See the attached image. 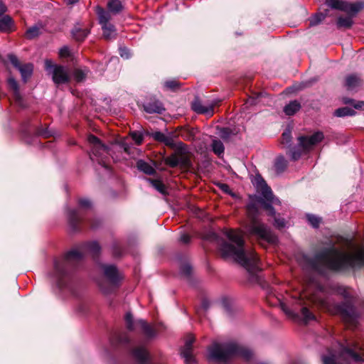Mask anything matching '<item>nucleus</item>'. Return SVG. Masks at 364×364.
I'll return each mask as SVG.
<instances>
[{
  "instance_id": "79ce46f5",
  "label": "nucleus",
  "mask_w": 364,
  "mask_h": 364,
  "mask_svg": "<svg viewBox=\"0 0 364 364\" xmlns=\"http://www.w3.org/2000/svg\"><path fill=\"white\" fill-rule=\"evenodd\" d=\"M307 220L309 223L312 225L314 228L318 227L320 223H321V218L314 215H306Z\"/></svg>"
},
{
  "instance_id": "c9c22d12",
  "label": "nucleus",
  "mask_w": 364,
  "mask_h": 364,
  "mask_svg": "<svg viewBox=\"0 0 364 364\" xmlns=\"http://www.w3.org/2000/svg\"><path fill=\"white\" fill-rule=\"evenodd\" d=\"M287 166V162L283 156H278L276 159L274 167L277 173H282Z\"/></svg>"
},
{
  "instance_id": "f8f14e48",
  "label": "nucleus",
  "mask_w": 364,
  "mask_h": 364,
  "mask_svg": "<svg viewBox=\"0 0 364 364\" xmlns=\"http://www.w3.org/2000/svg\"><path fill=\"white\" fill-rule=\"evenodd\" d=\"M45 68L48 74L52 76L55 84H65L70 81V73L67 68L53 64L50 60L45 61Z\"/></svg>"
},
{
  "instance_id": "680f3d73",
  "label": "nucleus",
  "mask_w": 364,
  "mask_h": 364,
  "mask_svg": "<svg viewBox=\"0 0 364 364\" xmlns=\"http://www.w3.org/2000/svg\"><path fill=\"white\" fill-rule=\"evenodd\" d=\"M79 0H65V3L67 4H70V5H72V4H75L76 2H77Z\"/></svg>"
},
{
  "instance_id": "052dcab7",
  "label": "nucleus",
  "mask_w": 364,
  "mask_h": 364,
  "mask_svg": "<svg viewBox=\"0 0 364 364\" xmlns=\"http://www.w3.org/2000/svg\"><path fill=\"white\" fill-rule=\"evenodd\" d=\"M38 134L44 137H48L50 135V132L47 131H39Z\"/></svg>"
},
{
  "instance_id": "aec40b11",
  "label": "nucleus",
  "mask_w": 364,
  "mask_h": 364,
  "mask_svg": "<svg viewBox=\"0 0 364 364\" xmlns=\"http://www.w3.org/2000/svg\"><path fill=\"white\" fill-rule=\"evenodd\" d=\"M144 109L146 112L152 114L158 113L161 114L164 110L163 105L158 100H153L145 102L143 105Z\"/></svg>"
},
{
  "instance_id": "4c0bfd02",
  "label": "nucleus",
  "mask_w": 364,
  "mask_h": 364,
  "mask_svg": "<svg viewBox=\"0 0 364 364\" xmlns=\"http://www.w3.org/2000/svg\"><path fill=\"white\" fill-rule=\"evenodd\" d=\"M327 16V14L325 13H318L311 16L309 18V24L311 26H314L320 23Z\"/></svg>"
},
{
  "instance_id": "603ef678",
  "label": "nucleus",
  "mask_w": 364,
  "mask_h": 364,
  "mask_svg": "<svg viewBox=\"0 0 364 364\" xmlns=\"http://www.w3.org/2000/svg\"><path fill=\"white\" fill-rule=\"evenodd\" d=\"M282 141H283V143L286 142L287 144L290 142L291 132L289 131L284 132L282 134Z\"/></svg>"
},
{
  "instance_id": "8fccbe9b",
  "label": "nucleus",
  "mask_w": 364,
  "mask_h": 364,
  "mask_svg": "<svg viewBox=\"0 0 364 364\" xmlns=\"http://www.w3.org/2000/svg\"><path fill=\"white\" fill-rule=\"evenodd\" d=\"M164 85L168 89L174 90L178 87V83L176 80H168L165 82Z\"/></svg>"
},
{
  "instance_id": "4d7b16f0",
  "label": "nucleus",
  "mask_w": 364,
  "mask_h": 364,
  "mask_svg": "<svg viewBox=\"0 0 364 364\" xmlns=\"http://www.w3.org/2000/svg\"><path fill=\"white\" fill-rule=\"evenodd\" d=\"M181 242L183 243H188L191 240V237L187 234H183L180 237Z\"/></svg>"
},
{
  "instance_id": "3c124183",
  "label": "nucleus",
  "mask_w": 364,
  "mask_h": 364,
  "mask_svg": "<svg viewBox=\"0 0 364 364\" xmlns=\"http://www.w3.org/2000/svg\"><path fill=\"white\" fill-rule=\"evenodd\" d=\"M59 55L61 58H66L70 55V50L68 47L64 46L61 48L59 50Z\"/></svg>"
},
{
  "instance_id": "f704fd0d",
  "label": "nucleus",
  "mask_w": 364,
  "mask_h": 364,
  "mask_svg": "<svg viewBox=\"0 0 364 364\" xmlns=\"http://www.w3.org/2000/svg\"><path fill=\"white\" fill-rule=\"evenodd\" d=\"M353 24V21L350 16L339 17L337 21L338 28H348Z\"/></svg>"
},
{
  "instance_id": "c756f323",
  "label": "nucleus",
  "mask_w": 364,
  "mask_h": 364,
  "mask_svg": "<svg viewBox=\"0 0 364 364\" xmlns=\"http://www.w3.org/2000/svg\"><path fill=\"white\" fill-rule=\"evenodd\" d=\"M89 31L86 28H75L72 31L73 36L77 40V41H82L84 40L86 36H87Z\"/></svg>"
},
{
  "instance_id": "72a5a7b5",
  "label": "nucleus",
  "mask_w": 364,
  "mask_h": 364,
  "mask_svg": "<svg viewBox=\"0 0 364 364\" xmlns=\"http://www.w3.org/2000/svg\"><path fill=\"white\" fill-rule=\"evenodd\" d=\"M12 24V20L9 16H5L0 18V31L3 32L8 31Z\"/></svg>"
},
{
  "instance_id": "dca6fc26",
  "label": "nucleus",
  "mask_w": 364,
  "mask_h": 364,
  "mask_svg": "<svg viewBox=\"0 0 364 364\" xmlns=\"http://www.w3.org/2000/svg\"><path fill=\"white\" fill-rule=\"evenodd\" d=\"M219 103L218 100H212L203 103L198 98H196L192 102L193 110L198 113L210 117L214 113V107Z\"/></svg>"
},
{
  "instance_id": "412c9836",
  "label": "nucleus",
  "mask_w": 364,
  "mask_h": 364,
  "mask_svg": "<svg viewBox=\"0 0 364 364\" xmlns=\"http://www.w3.org/2000/svg\"><path fill=\"white\" fill-rule=\"evenodd\" d=\"M8 84L14 92V97L16 102L18 104L19 106L23 107V99L20 94L18 82L14 77H9L8 79Z\"/></svg>"
},
{
  "instance_id": "a878e982",
  "label": "nucleus",
  "mask_w": 364,
  "mask_h": 364,
  "mask_svg": "<svg viewBox=\"0 0 364 364\" xmlns=\"http://www.w3.org/2000/svg\"><path fill=\"white\" fill-rule=\"evenodd\" d=\"M67 215L70 225H71L73 229L75 230V225L80 219L77 210L75 207L69 208L67 210Z\"/></svg>"
},
{
  "instance_id": "4be33fe9",
  "label": "nucleus",
  "mask_w": 364,
  "mask_h": 364,
  "mask_svg": "<svg viewBox=\"0 0 364 364\" xmlns=\"http://www.w3.org/2000/svg\"><path fill=\"white\" fill-rule=\"evenodd\" d=\"M362 84V80L356 75H350L346 78V87L348 90H354L359 87Z\"/></svg>"
},
{
  "instance_id": "864d4df0",
  "label": "nucleus",
  "mask_w": 364,
  "mask_h": 364,
  "mask_svg": "<svg viewBox=\"0 0 364 364\" xmlns=\"http://www.w3.org/2000/svg\"><path fill=\"white\" fill-rule=\"evenodd\" d=\"M274 225L279 228H283L285 226V220L283 218H274Z\"/></svg>"
},
{
  "instance_id": "69168bd1",
  "label": "nucleus",
  "mask_w": 364,
  "mask_h": 364,
  "mask_svg": "<svg viewBox=\"0 0 364 364\" xmlns=\"http://www.w3.org/2000/svg\"><path fill=\"white\" fill-rule=\"evenodd\" d=\"M191 207H192V208H194L196 210V206L193 205V206H191ZM197 210H200L198 208H197Z\"/></svg>"
},
{
  "instance_id": "a211bd4d",
  "label": "nucleus",
  "mask_w": 364,
  "mask_h": 364,
  "mask_svg": "<svg viewBox=\"0 0 364 364\" xmlns=\"http://www.w3.org/2000/svg\"><path fill=\"white\" fill-rule=\"evenodd\" d=\"M323 139V134L321 132H317L311 136H300L299 138V145L302 146L304 150H308L321 141Z\"/></svg>"
},
{
  "instance_id": "f257e3e1",
  "label": "nucleus",
  "mask_w": 364,
  "mask_h": 364,
  "mask_svg": "<svg viewBox=\"0 0 364 364\" xmlns=\"http://www.w3.org/2000/svg\"><path fill=\"white\" fill-rule=\"evenodd\" d=\"M223 234L228 241L219 238L215 232H210L205 238L217 241L220 255L223 259L237 262L250 274L259 271L257 256L253 250L245 247L242 232L238 230L230 229L225 230Z\"/></svg>"
},
{
  "instance_id": "5fc2aeb1",
  "label": "nucleus",
  "mask_w": 364,
  "mask_h": 364,
  "mask_svg": "<svg viewBox=\"0 0 364 364\" xmlns=\"http://www.w3.org/2000/svg\"><path fill=\"white\" fill-rule=\"evenodd\" d=\"M301 154L299 151L291 150L290 151V156L293 160H297L301 156Z\"/></svg>"
},
{
  "instance_id": "0e129e2a",
  "label": "nucleus",
  "mask_w": 364,
  "mask_h": 364,
  "mask_svg": "<svg viewBox=\"0 0 364 364\" xmlns=\"http://www.w3.org/2000/svg\"><path fill=\"white\" fill-rule=\"evenodd\" d=\"M120 341V342H126L127 341H126V340H122V339H121V338H120V341Z\"/></svg>"
},
{
  "instance_id": "13d9d810",
  "label": "nucleus",
  "mask_w": 364,
  "mask_h": 364,
  "mask_svg": "<svg viewBox=\"0 0 364 364\" xmlns=\"http://www.w3.org/2000/svg\"><path fill=\"white\" fill-rule=\"evenodd\" d=\"M91 204H92V201L87 198H80L79 200V205H91Z\"/></svg>"
},
{
  "instance_id": "de8ad7c7",
  "label": "nucleus",
  "mask_w": 364,
  "mask_h": 364,
  "mask_svg": "<svg viewBox=\"0 0 364 364\" xmlns=\"http://www.w3.org/2000/svg\"><path fill=\"white\" fill-rule=\"evenodd\" d=\"M8 58L10 60L11 63L17 69L21 65L16 55L13 54H9L8 55Z\"/></svg>"
},
{
  "instance_id": "6e6d98bb",
  "label": "nucleus",
  "mask_w": 364,
  "mask_h": 364,
  "mask_svg": "<svg viewBox=\"0 0 364 364\" xmlns=\"http://www.w3.org/2000/svg\"><path fill=\"white\" fill-rule=\"evenodd\" d=\"M220 188L225 193H230V188L228 184L225 183H220L219 184Z\"/></svg>"
},
{
  "instance_id": "c03bdc74",
  "label": "nucleus",
  "mask_w": 364,
  "mask_h": 364,
  "mask_svg": "<svg viewBox=\"0 0 364 364\" xmlns=\"http://www.w3.org/2000/svg\"><path fill=\"white\" fill-rule=\"evenodd\" d=\"M151 135L155 140L162 143L167 136L161 132H153Z\"/></svg>"
},
{
  "instance_id": "2eb2a0df",
  "label": "nucleus",
  "mask_w": 364,
  "mask_h": 364,
  "mask_svg": "<svg viewBox=\"0 0 364 364\" xmlns=\"http://www.w3.org/2000/svg\"><path fill=\"white\" fill-rule=\"evenodd\" d=\"M125 321L127 327L129 330L140 328L147 337L151 338L156 335L154 328L147 324L145 321L140 319L136 321H134L132 315L130 313L126 314Z\"/></svg>"
},
{
  "instance_id": "39448f33",
  "label": "nucleus",
  "mask_w": 364,
  "mask_h": 364,
  "mask_svg": "<svg viewBox=\"0 0 364 364\" xmlns=\"http://www.w3.org/2000/svg\"><path fill=\"white\" fill-rule=\"evenodd\" d=\"M250 350L238 345L234 341L214 343L208 348V358L217 363H226L234 356H241L245 360L251 358Z\"/></svg>"
},
{
  "instance_id": "a19ab883",
  "label": "nucleus",
  "mask_w": 364,
  "mask_h": 364,
  "mask_svg": "<svg viewBox=\"0 0 364 364\" xmlns=\"http://www.w3.org/2000/svg\"><path fill=\"white\" fill-rule=\"evenodd\" d=\"M130 136L134 141V142L136 145H140L144 140V136L139 132H136V131L132 132L130 133Z\"/></svg>"
},
{
  "instance_id": "20e7f679",
  "label": "nucleus",
  "mask_w": 364,
  "mask_h": 364,
  "mask_svg": "<svg viewBox=\"0 0 364 364\" xmlns=\"http://www.w3.org/2000/svg\"><path fill=\"white\" fill-rule=\"evenodd\" d=\"M100 250V247L97 242L85 243L80 247L70 251L66 255L65 262L55 261L54 262L53 277L57 285L61 287V278L65 275L67 272V266L74 265L75 262L80 261L87 253H90L93 256L97 255Z\"/></svg>"
},
{
  "instance_id": "423d86ee",
  "label": "nucleus",
  "mask_w": 364,
  "mask_h": 364,
  "mask_svg": "<svg viewBox=\"0 0 364 364\" xmlns=\"http://www.w3.org/2000/svg\"><path fill=\"white\" fill-rule=\"evenodd\" d=\"M259 206H247V213L250 218V223L248 225L247 230L250 235L256 236L259 240L268 243H275L277 240V237L272 233L269 228L262 223L258 218L254 215L257 213ZM264 211L268 214H274V206H259Z\"/></svg>"
},
{
  "instance_id": "5701e85b",
  "label": "nucleus",
  "mask_w": 364,
  "mask_h": 364,
  "mask_svg": "<svg viewBox=\"0 0 364 364\" xmlns=\"http://www.w3.org/2000/svg\"><path fill=\"white\" fill-rule=\"evenodd\" d=\"M132 355L139 364H146L148 360V353L144 348H136L134 349Z\"/></svg>"
},
{
  "instance_id": "338daca9",
  "label": "nucleus",
  "mask_w": 364,
  "mask_h": 364,
  "mask_svg": "<svg viewBox=\"0 0 364 364\" xmlns=\"http://www.w3.org/2000/svg\"><path fill=\"white\" fill-rule=\"evenodd\" d=\"M1 58H1V55H0V60H1Z\"/></svg>"
},
{
  "instance_id": "393cba45",
  "label": "nucleus",
  "mask_w": 364,
  "mask_h": 364,
  "mask_svg": "<svg viewBox=\"0 0 364 364\" xmlns=\"http://www.w3.org/2000/svg\"><path fill=\"white\" fill-rule=\"evenodd\" d=\"M163 143L167 146L176 151L185 149V144L183 142H176L171 136H166Z\"/></svg>"
},
{
  "instance_id": "473e14b6",
  "label": "nucleus",
  "mask_w": 364,
  "mask_h": 364,
  "mask_svg": "<svg viewBox=\"0 0 364 364\" xmlns=\"http://www.w3.org/2000/svg\"><path fill=\"white\" fill-rule=\"evenodd\" d=\"M355 114V112L350 107H341L337 109L335 111V115L339 117H346V116H353Z\"/></svg>"
},
{
  "instance_id": "6ab92c4d",
  "label": "nucleus",
  "mask_w": 364,
  "mask_h": 364,
  "mask_svg": "<svg viewBox=\"0 0 364 364\" xmlns=\"http://www.w3.org/2000/svg\"><path fill=\"white\" fill-rule=\"evenodd\" d=\"M195 341L193 335H188L186 338L185 345L183 347L181 355L184 358L186 364H193L195 358L192 354V345Z\"/></svg>"
},
{
  "instance_id": "ddd939ff",
  "label": "nucleus",
  "mask_w": 364,
  "mask_h": 364,
  "mask_svg": "<svg viewBox=\"0 0 364 364\" xmlns=\"http://www.w3.org/2000/svg\"><path fill=\"white\" fill-rule=\"evenodd\" d=\"M97 14L99 17V22L102 26L103 37L107 40H110L115 37L116 29L114 25L109 23L111 15L104 9L97 7Z\"/></svg>"
},
{
  "instance_id": "7ed1b4c3",
  "label": "nucleus",
  "mask_w": 364,
  "mask_h": 364,
  "mask_svg": "<svg viewBox=\"0 0 364 364\" xmlns=\"http://www.w3.org/2000/svg\"><path fill=\"white\" fill-rule=\"evenodd\" d=\"M340 294H343V297L347 299L342 305H336L331 302L328 297L317 294L312 296L310 299L312 302L319 304L330 313L340 314L343 320L349 325H355L358 315L351 302L348 299L350 293L348 289L343 288L341 289Z\"/></svg>"
},
{
  "instance_id": "b1692460",
  "label": "nucleus",
  "mask_w": 364,
  "mask_h": 364,
  "mask_svg": "<svg viewBox=\"0 0 364 364\" xmlns=\"http://www.w3.org/2000/svg\"><path fill=\"white\" fill-rule=\"evenodd\" d=\"M107 9L109 14H117L123 9V6L120 0H109L107 3Z\"/></svg>"
},
{
  "instance_id": "ea45409f",
  "label": "nucleus",
  "mask_w": 364,
  "mask_h": 364,
  "mask_svg": "<svg viewBox=\"0 0 364 364\" xmlns=\"http://www.w3.org/2000/svg\"><path fill=\"white\" fill-rule=\"evenodd\" d=\"M40 34V28L38 26H33L29 28L26 33V36L28 38L32 39L37 37Z\"/></svg>"
},
{
  "instance_id": "0eeeda50",
  "label": "nucleus",
  "mask_w": 364,
  "mask_h": 364,
  "mask_svg": "<svg viewBox=\"0 0 364 364\" xmlns=\"http://www.w3.org/2000/svg\"><path fill=\"white\" fill-rule=\"evenodd\" d=\"M359 348L356 344L349 346H345L338 344V352L329 350L327 355H322L323 364H346V361H353L354 363H360L364 360L362 355H359L355 350Z\"/></svg>"
},
{
  "instance_id": "bf43d9fd",
  "label": "nucleus",
  "mask_w": 364,
  "mask_h": 364,
  "mask_svg": "<svg viewBox=\"0 0 364 364\" xmlns=\"http://www.w3.org/2000/svg\"><path fill=\"white\" fill-rule=\"evenodd\" d=\"M6 11V6L3 3L2 0H0V16L3 15Z\"/></svg>"
},
{
  "instance_id": "58836bf2",
  "label": "nucleus",
  "mask_w": 364,
  "mask_h": 364,
  "mask_svg": "<svg viewBox=\"0 0 364 364\" xmlns=\"http://www.w3.org/2000/svg\"><path fill=\"white\" fill-rule=\"evenodd\" d=\"M89 70L87 69H76L73 73V76L77 82L83 81L87 75Z\"/></svg>"
},
{
  "instance_id": "e2e57ef3",
  "label": "nucleus",
  "mask_w": 364,
  "mask_h": 364,
  "mask_svg": "<svg viewBox=\"0 0 364 364\" xmlns=\"http://www.w3.org/2000/svg\"><path fill=\"white\" fill-rule=\"evenodd\" d=\"M313 267H314V268L317 269L316 264H313Z\"/></svg>"
},
{
  "instance_id": "1a4fd4ad",
  "label": "nucleus",
  "mask_w": 364,
  "mask_h": 364,
  "mask_svg": "<svg viewBox=\"0 0 364 364\" xmlns=\"http://www.w3.org/2000/svg\"><path fill=\"white\" fill-rule=\"evenodd\" d=\"M279 305L285 314L294 321H302L306 323L315 319V316L302 304L300 299L296 301L291 308L280 300Z\"/></svg>"
},
{
  "instance_id": "e433bc0d",
  "label": "nucleus",
  "mask_w": 364,
  "mask_h": 364,
  "mask_svg": "<svg viewBox=\"0 0 364 364\" xmlns=\"http://www.w3.org/2000/svg\"><path fill=\"white\" fill-rule=\"evenodd\" d=\"M149 182L156 190L162 194H165L166 191V186L160 180L149 179Z\"/></svg>"
},
{
  "instance_id": "bb28decb",
  "label": "nucleus",
  "mask_w": 364,
  "mask_h": 364,
  "mask_svg": "<svg viewBox=\"0 0 364 364\" xmlns=\"http://www.w3.org/2000/svg\"><path fill=\"white\" fill-rule=\"evenodd\" d=\"M136 166L139 171L148 175H152L155 173L154 168L151 164L143 160H139L136 163Z\"/></svg>"
},
{
  "instance_id": "9b49d317",
  "label": "nucleus",
  "mask_w": 364,
  "mask_h": 364,
  "mask_svg": "<svg viewBox=\"0 0 364 364\" xmlns=\"http://www.w3.org/2000/svg\"><path fill=\"white\" fill-rule=\"evenodd\" d=\"M90 145L91 152L90 158L92 161H97L102 166L107 167L104 161L105 155L109 154V149L107 146L103 144L100 140L94 135H89L87 137Z\"/></svg>"
},
{
  "instance_id": "f3484780",
  "label": "nucleus",
  "mask_w": 364,
  "mask_h": 364,
  "mask_svg": "<svg viewBox=\"0 0 364 364\" xmlns=\"http://www.w3.org/2000/svg\"><path fill=\"white\" fill-rule=\"evenodd\" d=\"M326 4L332 9L352 14H356L363 7L361 4H348L342 0H326Z\"/></svg>"
},
{
  "instance_id": "7c9ffc66",
  "label": "nucleus",
  "mask_w": 364,
  "mask_h": 364,
  "mask_svg": "<svg viewBox=\"0 0 364 364\" xmlns=\"http://www.w3.org/2000/svg\"><path fill=\"white\" fill-rule=\"evenodd\" d=\"M211 146L213 152L218 156L223 154L225 148L221 141L214 139L212 141Z\"/></svg>"
},
{
  "instance_id": "a18cd8bd",
  "label": "nucleus",
  "mask_w": 364,
  "mask_h": 364,
  "mask_svg": "<svg viewBox=\"0 0 364 364\" xmlns=\"http://www.w3.org/2000/svg\"><path fill=\"white\" fill-rule=\"evenodd\" d=\"M218 135L223 139H228L230 135L229 128H222L218 132Z\"/></svg>"
},
{
  "instance_id": "cd10ccee",
  "label": "nucleus",
  "mask_w": 364,
  "mask_h": 364,
  "mask_svg": "<svg viewBox=\"0 0 364 364\" xmlns=\"http://www.w3.org/2000/svg\"><path fill=\"white\" fill-rule=\"evenodd\" d=\"M18 70L21 73L22 80L24 82H26L28 78L31 75L33 72V65L31 63H27L25 65H21Z\"/></svg>"
},
{
  "instance_id": "09e8293b",
  "label": "nucleus",
  "mask_w": 364,
  "mask_h": 364,
  "mask_svg": "<svg viewBox=\"0 0 364 364\" xmlns=\"http://www.w3.org/2000/svg\"><path fill=\"white\" fill-rule=\"evenodd\" d=\"M119 55L124 59H128L131 56L130 50L127 48H120Z\"/></svg>"
},
{
  "instance_id": "49530a36",
  "label": "nucleus",
  "mask_w": 364,
  "mask_h": 364,
  "mask_svg": "<svg viewBox=\"0 0 364 364\" xmlns=\"http://www.w3.org/2000/svg\"><path fill=\"white\" fill-rule=\"evenodd\" d=\"M191 266L189 264L186 263L181 267L180 271L181 274L188 276L191 272Z\"/></svg>"
},
{
  "instance_id": "9d476101",
  "label": "nucleus",
  "mask_w": 364,
  "mask_h": 364,
  "mask_svg": "<svg viewBox=\"0 0 364 364\" xmlns=\"http://www.w3.org/2000/svg\"><path fill=\"white\" fill-rule=\"evenodd\" d=\"M252 182L256 187L257 192L261 195L263 205H279L281 203L279 200L274 196L271 188L260 175H256Z\"/></svg>"
},
{
  "instance_id": "c85d7f7f",
  "label": "nucleus",
  "mask_w": 364,
  "mask_h": 364,
  "mask_svg": "<svg viewBox=\"0 0 364 364\" xmlns=\"http://www.w3.org/2000/svg\"><path fill=\"white\" fill-rule=\"evenodd\" d=\"M301 108L300 103L296 100L290 102L284 107V112L287 115L291 116L294 114Z\"/></svg>"
},
{
  "instance_id": "37998d69",
  "label": "nucleus",
  "mask_w": 364,
  "mask_h": 364,
  "mask_svg": "<svg viewBox=\"0 0 364 364\" xmlns=\"http://www.w3.org/2000/svg\"><path fill=\"white\" fill-rule=\"evenodd\" d=\"M120 147L124 150V151L130 155L132 154V146L127 143L126 140H123L120 143Z\"/></svg>"
},
{
  "instance_id": "f03ea898",
  "label": "nucleus",
  "mask_w": 364,
  "mask_h": 364,
  "mask_svg": "<svg viewBox=\"0 0 364 364\" xmlns=\"http://www.w3.org/2000/svg\"><path fill=\"white\" fill-rule=\"evenodd\" d=\"M317 263L331 270H343L364 265V247L346 240L342 250L332 246L316 255Z\"/></svg>"
},
{
  "instance_id": "4468645a",
  "label": "nucleus",
  "mask_w": 364,
  "mask_h": 364,
  "mask_svg": "<svg viewBox=\"0 0 364 364\" xmlns=\"http://www.w3.org/2000/svg\"><path fill=\"white\" fill-rule=\"evenodd\" d=\"M164 161L172 168L180 166L183 168H189L192 166L189 156L186 154V149L183 151H176V153L166 157Z\"/></svg>"
},
{
  "instance_id": "6e6552de",
  "label": "nucleus",
  "mask_w": 364,
  "mask_h": 364,
  "mask_svg": "<svg viewBox=\"0 0 364 364\" xmlns=\"http://www.w3.org/2000/svg\"><path fill=\"white\" fill-rule=\"evenodd\" d=\"M100 268L104 279L99 281L98 284L102 291L108 294L119 286L122 277L117 267L113 264H102Z\"/></svg>"
},
{
  "instance_id": "2f4dec72",
  "label": "nucleus",
  "mask_w": 364,
  "mask_h": 364,
  "mask_svg": "<svg viewBox=\"0 0 364 364\" xmlns=\"http://www.w3.org/2000/svg\"><path fill=\"white\" fill-rule=\"evenodd\" d=\"M343 102L346 105H350L353 107V108L358 110L364 109V102L363 101H355L353 99L344 97L343 99Z\"/></svg>"
}]
</instances>
